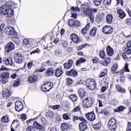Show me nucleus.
Masks as SVG:
<instances>
[{
  "label": "nucleus",
  "mask_w": 131,
  "mask_h": 131,
  "mask_svg": "<svg viewBox=\"0 0 131 131\" xmlns=\"http://www.w3.org/2000/svg\"><path fill=\"white\" fill-rule=\"evenodd\" d=\"M13 10L10 6L7 4L3 5L0 8V13L3 15H6L8 17L12 16L14 13Z\"/></svg>",
  "instance_id": "f257e3e1"
},
{
  "label": "nucleus",
  "mask_w": 131,
  "mask_h": 131,
  "mask_svg": "<svg viewBox=\"0 0 131 131\" xmlns=\"http://www.w3.org/2000/svg\"><path fill=\"white\" fill-rule=\"evenodd\" d=\"M93 102L94 100L92 98L88 97L84 100L83 105L85 108H89L92 105Z\"/></svg>",
  "instance_id": "f03ea898"
},
{
  "label": "nucleus",
  "mask_w": 131,
  "mask_h": 131,
  "mask_svg": "<svg viewBox=\"0 0 131 131\" xmlns=\"http://www.w3.org/2000/svg\"><path fill=\"white\" fill-rule=\"evenodd\" d=\"M108 128L111 130H115L117 129L116 121L112 118L108 121L107 124Z\"/></svg>",
  "instance_id": "7ed1b4c3"
},
{
  "label": "nucleus",
  "mask_w": 131,
  "mask_h": 131,
  "mask_svg": "<svg viewBox=\"0 0 131 131\" xmlns=\"http://www.w3.org/2000/svg\"><path fill=\"white\" fill-rule=\"evenodd\" d=\"M86 85L88 88L90 90H93L96 86V82L94 79H89L86 82Z\"/></svg>",
  "instance_id": "20e7f679"
},
{
  "label": "nucleus",
  "mask_w": 131,
  "mask_h": 131,
  "mask_svg": "<svg viewBox=\"0 0 131 131\" xmlns=\"http://www.w3.org/2000/svg\"><path fill=\"white\" fill-rule=\"evenodd\" d=\"M53 87V83L50 82H47L41 86L42 90L45 92L49 91Z\"/></svg>",
  "instance_id": "39448f33"
},
{
  "label": "nucleus",
  "mask_w": 131,
  "mask_h": 131,
  "mask_svg": "<svg viewBox=\"0 0 131 131\" xmlns=\"http://www.w3.org/2000/svg\"><path fill=\"white\" fill-rule=\"evenodd\" d=\"M14 59L16 62L21 63L23 61L24 57L21 53L16 52L14 54Z\"/></svg>",
  "instance_id": "423d86ee"
},
{
  "label": "nucleus",
  "mask_w": 131,
  "mask_h": 131,
  "mask_svg": "<svg viewBox=\"0 0 131 131\" xmlns=\"http://www.w3.org/2000/svg\"><path fill=\"white\" fill-rule=\"evenodd\" d=\"M15 46L13 43L10 42L8 43L5 47V51L7 53H9L12 50L14 49Z\"/></svg>",
  "instance_id": "0eeeda50"
},
{
  "label": "nucleus",
  "mask_w": 131,
  "mask_h": 131,
  "mask_svg": "<svg viewBox=\"0 0 131 131\" xmlns=\"http://www.w3.org/2000/svg\"><path fill=\"white\" fill-rule=\"evenodd\" d=\"M113 30V28L110 26H105L103 27L102 30L104 33L108 34L112 32Z\"/></svg>",
  "instance_id": "6e6552de"
},
{
  "label": "nucleus",
  "mask_w": 131,
  "mask_h": 131,
  "mask_svg": "<svg viewBox=\"0 0 131 131\" xmlns=\"http://www.w3.org/2000/svg\"><path fill=\"white\" fill-rule=\"evenodd\" d=\"M15 109L17 111H21L23 108V105L22 102L19 101H16L15 103Z\"/></svg>",
  "instance_id": "1a4fd4ad"
},
{
  "label": "nucleus",
  "mask_w": 131,
  "mask_h": 131,
  "mask_svg": "<svg viewBox=\"0 0 131 131\" xmlns=\"http://www.w3.org/2000/svg\"><path fill=\"white\" fill-rule=\"evenodd\" d=\"M33 126L35 128L38 129L39 130H44L45 129V128L44 126L42 125L41 124L37 122H34Z\"/></svg>",
  "instance_id": "9d476101"
},
{
  "label": "nucleus",
  "mask_w": 131,
  "mask_h": 131,
  "mask_svg": "<svg viewBox=\"0 0 131 131\" xmlns=\"http://www.w3.org/2000/svg\"><path fill=\"white\" fill-rule=\"evenodd\" d=\"M85 116L87 119L91 121H93L95 119V114L93 112H91L86 114Z\"/></svg>",
  "instance_id": "9b49d317"
},
{
  "label": "nucleus",
  "mask_w": 131,
  "mask_h": 131,
  "mask_svg": "<svg viewBox=\"0 0 131 131\" xmlns=\"http://www.w3.org/2000/svg\"><path fill=\"white\" fill-rule=\"evenodd\" d=\"M66 74L68 76L73 77H76L78 75V72L74 69H72L70 71H67L66 72Z\"/></svg>",
  "instance_id": "f8f14e48"
},
{
  "label": "nucleus",
  "mask_w": 131,
  "mask_h": 131,
  "mask_svg": "<svg viewBox=\"0 0 131 131\" xmlns=\"http://www.w3.org/2000/svg\"><path fill=\"white\" fill-rule=\"evenodd\" d=\"M70 38L71 39L76 43H78L80 42V40L79 38L74 34H73L71 35Z\"/></svg>",
  "instance_id": "ddd939ff"
},
{
  "label": "nucleus",
  "mask_w": 131,
  "mask_h": 131,
  "mask_svg": "<svg viewBox=\"0 0 131 131\" xmlns=\"http://www.w3.org/2000/svg\"><path fill=\"white\" fill-rule=\"evenodd\" d=\"M106 53L109 56H112L114 53V50L110 46H108L106 48Z\"/></svg>",
  "instance_id": "4468645a"
},
{
  "label": "nucleus",
  "mask_w": 131,
  "mask_h": 131,
  "mask_svg": "<svg viewBox=\"0 0 131 131\" xmlns=\"http://www.w3.org/2000/svg\"><path fill=\"white\" fill-rule=\"evenodd\" d=\"M54 69L52 68L48 69L45 73V76H50L52 75L54 73Z\"/></svg>",
  "instance_id": "2eb2a0df"
},
{
  "label": "nucleus",
  "mask_w": 131,
  "mask_h": 131,
  "mask_svg": "<svg viewBox=\"0 0 131 131\" xmlns=\"http://www.w3.org/2000/svg\"><path fill=\"white\" fill-rule=\"evenodd\" d=\"M29 82L31 83H32L37 81V77L35 75H32L28 77Z\"/></svg>",
  "instance_id": "dca6fc26"
},
{
  "label": "nucleus",
  "mask_w": 131,
  "mask_h": 131,
  "mask_svg": "<svg viewBox=\"0 0 131 131\" xmlns=\"http://www.w3.org/2000/svg\"><path fill=\"white\" fill-rule=\"evenodd\" d=\"M63 72L61 68H58L55 71L54 74L57 77H59L62 75Z\"/></svg>",
  "instance_id": "f3484780"
},
{
  "label": "nucleus",
  "mask_w": 131,
  "mask_h": 131,
  "mask_svg": "<svg viewBox=\"0 0 131 131\" xmlns=\"http://www.w3.org/2000/svg\"><path fill=\"white\" fill-rule=\"evenodd\" d=\"M73 63V61L72 60H69L68 63H66L64 64V68L67 69H70L72 66Z\"/></svg>",
  "instance_id": "a211bd4d"
},
{
  "label": "nucleus",
  "mask_w": 131,
  "mask_h": 131,
  "mask_svg": "<svg viewBox=\"0 0 131 131\" xmlns=\"http://www.w3.org/2000/svg\"><path fill=\"white\" fill-rule=\"evenodd\" d=\"M78 93L81 98H83L86 94V92L84 88H81L79 89Z\"/></svg>",
  "instance_id": "6ab92c4d"
},
{
  "label": "nucleus",
  "mask_w": 131,
  "mask_h": 131,
  "mask_svg": "<svg viewBox=\"0 0 131 131\" xmlns=\"http://www.w3.org/2000/svg\"><path fill=\"white\" fill-rule=\"evenodd\" d=\"M117 13L119 15V18L123 19L126 16V14L124 11L121 9H119L117 10Z\"/></svg>",
  "instance_id": "aec40b11"
},
{
  "label": "nucleus",
  "mask_w": 131,
  "mask_h": 131,
  "mask_svg": "<svg viewBox=\"0 0 131 131\" xmlns=\"http://www.w3.org/2000/svg\"><path fill=\"white\" fill-rule=\"evenodd\" d=\"M111 61V59L110 58L108 57L106 58L104 61H101V64L105 66H106L108 65L110 63Z\"/></svg>",
  "instance_id": "412c9836"
},
{
  "label": "nucleus",
  "mask_w": 131,
  "mask_h": 131,
  "mask_svg": "<svg viewBox=\"0 0 131 131\" xmlns=\"http://www.w3.org/2000/svg\"><path fill=\"white\" fill-rule=\"evenodd\" d=\"M105 14L104 13H101L95 19V21L97 23H99L104 18Z\"/></svg>",
  "instance_id": "4be33fe9"
},
{
  "label": "nucleus",
  "mask_w": 131,
  "mask_h": 131,
  "mask_svg": "<svg viewBox=\"0 0 131 131\" xmlns=\"http://www.w3.org/2000/svg\"><path fill=\"white\" fill-rule=\"evenodd\" d=\"M80 130L81 131H83L85 130L87 127V125L85 123L82 122L80 123L79 126Z\"/></svg>",
  "instance_id": "5701e85b"
},
{
  "label": "nucleus",
  "mask_w": 131,
  "mask_h": 131,
  "mask_svg": "<svg viewBox=\"0 0 131 131\" xmlns=\"http://www.w3.org/2000/svg\"><path fill=\"white\" fill-rule=\"evenodd\" d=\"M5 62L7 65L12 66L13 63V60L11 57L8 58L5 60Z\"/></svg>",
  "instance_id": "b1692460"
},
{
  "label": "nucleus",
  "mask_w": 131,
  "mask_h": 131,
  "mask_svg": "<svg viewBox=\"0 0 131 131\" xmlns=\"http://www.w3.org/2000/svg\"><path fill=\"white\" fill-rule=\"evenodd\" d=\"M3 97H8L10 96L9 90L7 88L5 89L2 92Z\"/></svg>",
  "instance_id": "393cba45"
},
{
  "label": "nucleus",
  "mask_w": 131,
  "mask_h": 131,
  "mask_svg": "<svg viewBox=\"0 0 131 131\" xmlns=\"http://www.w3.org/2000/svg\"><path fill=\"white\" fill-rule=\"evenodd\" d=\"M70 124L68 123H64L62 124L61 126L62 130H66L69 128Z\"/></svg>",
  "instance_id": "a878e982"
},
{
  "label": "nucleus",
  "mask_w": 131,
  "mask_h": 131,
  "mask_svg": "<svg viewBox=\"0 0 131 131\" xmlns=\"http://www.w3.org/2000/svg\"><path fill=\"white\" fill-rule=\"evenodd\" d=\"M86 61V59L83 58H80L77 60L75 63L76 65L78 66L82 63H84Z\"/></svg>",
  "instance_id": "bb28decb"
},
{
  "label": "nucleus",
  "mask_w": 131,
  "mask_h": 131,
  "mask_svg": "<svg viewBox=\"0 0 131 131\" xmlns=\"http://www.w3.org/2000/svg\"><path fill=\"white\" fill-rule=\"evenodd\" d=\"M113 16L112 15L109 14L106 16V21L109 24H111L112 22Z\"/></svg>",
  "instance_id": "cd10ccee"
},
{
  "label": "nucleus",
  "mask_w": 131,
  "mask_h": 131,
  "mask_svg": "<svg viewBox=\"0 0 131 131\" xmlns=\"http://www.w3.org/2000/svg\"><path fill=\"white\" fill-rule=\"evenodd\" d=\"M1 78L8 79L9 77V73L7 72H3L1 74Z\"/></svg>",
  "instance_id": "c85d7f7f"
},
{
  "label": "nucleus",
  "mask_w": 131,
  "mask_h": 131,
  "mask_svg": "<svg viewBox=\"0 0 131 131\" xmlns=\"http://www.w3.org/2000/svg\"><path fill=\"white\" fill-rule=\"evenodd\" d=\"M118 68V65L116 64H114L111 68L112 72L113 73H116L115 71Z\"/></svg>",
  "instance_id": "c756f323"
},
{
  "label": "nucleus",
  "mask_w": 131,
  "mask_h": 131,
  "mask_svg": "<svg viewBox=\"0 0 131 131\" xmlns=\"http://www.w3.org/2000/svg\"><path fill=\"white\" fill-rule=\"evenodd\" d=\"M46 116L48 117L52 118L54 116V114L53 112L50 111H49L46 113Z\"/></svg>",
  "instance_id": "7c9ffc66"
},
{
  "label": "nucleus",
  "mask_w": 131,
  "mask_h": 131,
  "mask_svg": "<svg viewBox=\"0 0 131 131\" xmlns=\"http://www.w3.org/2000/svg\"><path fill=\"white\" fill-rule=\"evenodd\" d=\"M70 98L73 102L77 101L78 99V97L77 95L74 94H72L70 96Z\"/></svg>",
  "instance_id": "2f4dec72"
},
{
  "label": "nucleus",
  "mask_w": 131,
  "mask_h": 131,
  "mask_svg": "<svg viewBox=\"0 0 131 131\" xmlns=\"http://www.w3.org/2000/svg\"><path fill=\"white\" fill-rule=\"evenodd\" d=\"M96 28L95 27L93 28L90 31V34L91 36H95L96 33Z\"/></svg>",
  "instance_id": "473e14b6"
},
{
  "label": "nucleus",
  "mask_w": 131,
  "mask_h": 131,
  "mask_svg": "<svg viewBox=\"0 0 131 131\" xmlns=\"http://www.w3.org/2000/svg\"><path fill=\"white\" fill-rule=\"evenodd\" d=\"M99 56L102 59L104 58L105 56V53L103 50H101L99 52Z\"/></svg>",
  "instance_id": "72a5a7b5"
},
{
  "label": "nucleus",
  "mask_w": 131,
  "mask_h": 131,
  "mask_svg": "<svg viewBox=\"0 0 131 131\" xmlns=\"http://www.w3.org/2000/svg\"><path fill=\"white\" fill-rule=\"evenodd\" d=\"M12 27L11 26H8L6 27L4 29V31L7 34H9L10 33L11 29Z\"/></svg>",
  "instance_id": "f704fd0d"
},
{
  "label": "nucleus",
  "mask_w": 131,
  "mask_h": 131,
  "mask_svg": "<svg viewBox=\"0 0 131 131\" xmlns=\"http://www.w3.org/2000/svg\"><path fill=\"white\" fill-rule=\"evenodd\" d=\"M124 109V107L122 106H120L114 110V111L116 112H119L123 111Z\"/></svg>",
  "instance_id": "c9c22d12"
},
{
  "label": "nucleus",
  "mask_w": 131,
  "mask_h": 131,
  "mask_svg": "<svg viewBox=\"0 0 131 131\" xmlns=\"http://www.w3.org/2000/svg\"><path fill=\"white\" fill-rule=\"evenodd\" d=\"M116 87L117 90L119 92H123L125 91V90L122 89L121 87L118 85H116Z\"/></svg>",
  "instance_id": "e433bc0d"
},
{
  "label": "nucleus",
  "mask_w": 131,
  "mask_h": 131,
  "mask_svg": "<svg viewBox=\"0 0 131 131\" xmlns=\"http://www.w3.org/2000/svg\"><path fill=\"white\" fill-rule=\"evenodd\" d=\"M1 120L2 122L4 123H7L9 121V119L6 116L3 117L1 119Z\"/></svg>",
  "instance_id": "4c0bfd02"
},
{
  "label": "nucleus",
  "mask_w": 131,
  "mask_h": 131,
  "mask_svg": "<svg viewBox=\"0 0 131 131\" xmlns=\"http://www.w3.org/2000/svg\"><path fill=\"white\" fill-rule=\"evenodd\" d=\"M68 24L72 27L74 26L75 21L72 19H70L69 20Z\"/></svg>",
  "instance_id": "58836bf2"
},
{
  "label": "nucleus",
  "mask_w": 131,
  "mask_h": 131,
  "mask_svg": "<svg viewBox=\"0 0 131 131\" xmlns=\"http://www.w3.org/2000/svg\"><path fill=\"white\" fill-rule=\"evenodd\" d=\"M11 29L8 34L13 36L15 35L16 34V32L14 28L12 27Z\"/></svg>",
  "instance_id": "ea45409f"
},
{
  "label": "nucleus",
  "mask_w": 131,
  "mask_h": 131,
  "mask_svg": "<svg viewBox=\"0 0 131 131\" xmlns=\"http://www.w3.org/2000/svg\"><path fill=\"white\" fill-rule=\"evenodd\" d=\"M71 9L74 12L76 11L78 12H80V9L78 7H74L73 6H72L71 8Z\"/></svg>",
  "instance_id": "a19ab883"
},
{
  "label": "nucleus",
  "mask_w": 131,
  "mask_h": 131,
  "mask_svg": "<svg viewBox=\"0 0 131 131\" xmlns=\"http://www.w3.org/2000/svg\"><path fill=\"white\" fill-rule=\"evenodd\" d=\"M66 83L68 86L70 85L72 83V80L70 78H67L66 79Z\"/></svg>",
  "instance_id": "79ce46f5"
},
{
  "label": "nucleus",
  "mask_w": 131,
  "mask_h": 131,
  "mask_svg": "<svg viewBox=\"0 0 131 131\" xmlns=\"http://www.w3.org/2000/svg\"><path fill=\"white\" fill-rule=\"evenodd\" d=\"M29 41L27 39H25L23 40V45L25 46H26L29 44Z\"/></svg>",
  "instance_id": "37998d69"
},
{
  "label": "nucleus",
  "mask_w": 131,
  "mask_h": 131,
  "mask_svg": "<svg viewBox=\"0 0 131 131\" xmlns=\"http://www.w3.org/2000/svg\"><path fill=\"white\" fill-rule=\"evenodd\" d=\"M62 42L61 44L63 47H64V48H66L68 44L67 42L66 41L64 40H62Z\"/></svg>",
  "instance_id": "c03bdc74"
},
{
  "label": "nucleus",
  "mask_w": 131,
  "mask_h": 131,
  "mask_svg": "<svg viewBox=\"0 0 131 131\" xmlns=\"http://www.w3.org/2000/svg\"><path fill=\"white\" fill-rule=\"evenodd\" d=\"M111 3V0H103V3L106 5H108Z\"/></svg>",
  "instance_id": "a18cd8bd"
},
{
  "label": "nucleus",
  "mask_w": 131,
  "mask_h": 131,
  "mask_svg": "<svg viewBox=\"0 0 131 131\" xmlns=\"http://www.w3.org/2000/svg\"><path fill=\"white\" fill-rule=\"evenodd\" d=\"M20 83V79H19L18 78L15 81L14 84V86H18L19 84Z\"/></svg>",
  "instance_id": "49530a36"
},
{
  "label": "nucleus",
  "mask_w": 131,
  "mask_h": 131,
  "mask_svg": "<svg viewBox=\"0 0 131 131\" xmlns=\"http://www.w3.org/2000/svg\"><path fill=\"white\" fill-rule=\"evenodd\" d=\"M26 131H36L35 129L32 126L28 127L26 129Z\"/></svg>",
  "instance_id": "de8ad7c7"
},
{
  "label": "nucleus",
  "mask_w": 131,
  "mask_h": 131,
  "mask_svg": "<svg viewBox=\"0 0 131 131\" xmlns=\"http://www.w3.org/2000/svg\"><path fill=\"white\" fill-rule=\"evenodd\" d=\"M55 54L57 56H60L62 54V52L61 51L59 50H57L55 52Z\"/></svg>",
  "instance_id": "09e8293b"
},
{
  "label": "nucleus",
  "mask_w": 131,
  "mask_h": 131,
  "mask_svg": "<svg viewBox=\"0 0 131 131\" xmlns=\"http://www.w3.org/2000/svg\"><path fill=\"white\" fill-rule=\"evenodd\" d=\"M93 127L95 129H99L101 127V125L99 123H97L93 125Z\"/></svg>",
  "instance_id": "8fccbe9b"
},
{
  "label": "nucleus",
  "mask_w": 131,
  "mask_h": 131,
  "mask_svg": "<svg viewBox=\"0 0 131 131\" xmlns=\"http://www.w3.org/2000/svg\"><path fill=\"white\" fill-rule=\"evenodd\" d=\"M81 106L80 105H79L76 106L73 110L74 112H79L80 111Z\"/></svg>",
  "instance_id": "3c124183"
},
{
  "label": "nucleus",
  "mask_w": 131,
  "mask_h": 131,
  "mask_svg": "<svg viewBox=\"0 0 131 131\" xmlns=\"http://www.w3.org/2000/svg\"><path fill=\"white\" fill-rule=\"evenodd\" d=\"M102 0H95L94 3L96 6H99L101 4Z\"/></svg>",
  "instance_id": "603ef678"
},
{
  "label": "nucleus",
  "mask_w": 131,
  "mask_h": 131,
  "mask_svg": "<svg viewBox=\"0 0 131 131\" xmlns=\"http://www.w3.org/2000/svg\"><path fill=\"white\" fill-rule=\"evenodd\" d=\"M40 51L39 49L37 48L36 49L34 50L30 53V55H32V54H35L36 53H39L40 52Z\"/></svg>",
  "instance_id": "864d4df0"
},
{
  "label": "nucleus",
  "mask_w": 131,
  "mask_h": 131,
  "mask_svg": "<svg viewBox=\"0 0 131 131\" xmlns=\"http://www.w3.org/2000/svg\"><path fill=\"white\" fill-rule=\"evenodd\" d=\"M124 69L125 71L127 72H130L129 70L128 69V65L126 63L125 64V66L124 67Z\"/></svg>",
  "instance_id": "5fc2aeb1"
},
{
  "label": "nucleus",
  "mask_w": 131,
  "mask_h": 131,
  "mask_svg": "<svg viewBox=\"0 0 131 131\" xmlns=\"http://www.w3.org/2000/svg\"><path fill=\"white\" fill-rule=\"evenodd\" d=\"M126 131H131V123H128Z\"/></svg>",
  "instance_id": "6e6d98bb"
},
{
  "label": "nucleus",
  "mask_w": 131,
  "mask_h": 131,
  "mask_svg": "<svg viewBox=\"0 0 131 131\" xmlns=\"http://www.w3.org/2000/svg\"><path fill=\"white\" fill-rule=\"evenodd\" d=\"M8 79L6 78H1V82L3 84H5L8 82Z\"/></svg>",
  "instance_id": "4d7b16f0"
},
{
  "label": "nucleus",
  "mask_w": 131,
  "mask_h": 131,
  "mask_svg": "<svg viewBox=\"0 0 131 131\" xmlns=\"http://www.w3.org/2000/svg\"><path fill=\"white\" fill-rule=\"evenodd\" d=\"M82 6H85L86 7L88 8L90 7V4L88 2H85L83 4H81ZM88 9V8H87Z\"/></svg>",
  "instance_id": "13d9d810"
},
{
  "label": "nucleus",
  "mask_w": 131,
  "mask_h": 131,
  "mask_svg": "<svg viewBox=\"0 0 131 131\" xmlns=\"http://www.w3.org/2000/svg\"><path fill=\"white\" fill-rule=\"evenodd\" d=\"M88 17L90 19L92 23L94 22V16L93 15H88Z\"/></svg>",
  "instance_id": "bf43d9fd"
},
{
  "label": "nucleus",
  "mask_w": 131,
  "mask_h": 131,
  "mask_svg": "<svg viewBox=\"0 0 131 131\" xmlns=\"http://www.w3.org/2000/svg\"><path fill=\"white\" fill-rule=\"evenodd\" d=\"M5 24H2L0 26V30L1 32H3L4 31V28L5 27Z\"/></svg>",
  "instance_id": "052dcab7"
},
{
  "label": "nucleus",
  "mask_w": 131,
  "mask_h": 131,
  "mask_svg": "<svg viewBox=\"0 0 131 131\" xmlns=\"http://www.w3.org/2000/svg\"><path fill=\"white\" fill-rule=\"evenodd\" d=\"M80 25V23L79 21L76 20L75 21L74 26L79 27Z\"/></svg>",
  "instance_id": "680f3d73"
},
{
  "label": "nucleus",
  "mask_w": 131,
  "mask_h": 131,
  "mask_svg": "<svg viewBox=\"0 0 131 131\" xmlns=\"http://www.w3.org/2000/svg\"><path fill=\"white\" fill-rule=\"evenodd\" d=\"M126 23L127 24L130 25H131V19L128 18L126 21Z\"/></svg>",
  "instance_id": "e2e57ef3"
},
{
  "label": "nucleus",
  "mask_w": 131,
  "mask_h": 131,
  "mask_svg": "<svg viewBox=\"0 0 131 131\" xmlns=\"http://www.w3.org/2000/svg\"><path fill=\"white\" fill-rule=\"evenodd\" d=\"M60 107V105H57L53 106L52 108L53 110H56L59 108Z\"/></svg>",
  "instance_id": "0e129e2a"
},
{
  "label": "nucleus",
  "mask_w": 131,
  "mask_h": 131,
  "mask_svg": "<svg viewBox=\"0 0 131 131\" xmlns=\"http://www.w3.org/2000/svg\"><path fill=\"white\" fill-rule=\"evenodd\" d=\"M63 117L64 119L67 120L69 119V117L66 114H64L63 115Z\"/></svg>",
  "instance_id": "69168bd1"
},
{
  "label": "nucleus",
  "mask_w": 131,
  "mask_h": 131,
  "mask_svg": "<svg viewBox=\"0 0 131 131\" xmlns=\"http://www.w3.org/2000/svg\"><path fill=\"white\" fill-rule=\"evenodd\" d=\"M45 63L46 64V66H51L52 63L50 60H48L45 62Z\"/></svg>",
  "instance_id": "338daca9"
},
{
  "label": "nucleus",
  "mask_w": 131,
  "mask_h": 131,
  "mask_svg": "<svg viewBox=\"0 0 131 131\" xmlns=\"http://www.w3.org/2000/svg\"><path fill=\"white\" fill-rule=\"evenodd\" d=\"M41 121L43 124H45L47 122L46 120L44 118H42L41 119Z\"/></svg>",
  "instance_id": "774afa93"
}]
</instances>
